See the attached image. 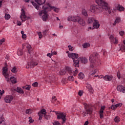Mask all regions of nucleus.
Here are the masks:
<instances>
[{"instance_id": "f03ea898", "label": "nucleus", "mask_w": 125, "mask_h": 125, "mask_svg": "<svg viewBox=\"0 0 125 125\" xmlns=\"http://www.w3.org/2000/svg\"><path fill=\"white\" fill-rule=\"evenodd\" d=\"M95 1L98 3V5H93L90 7V11L95 13H101L104 9L108 11V13L110 14L111 11V9L108 6V3L105 2L104 0H95Z\"/></svg>"}, {"instance_id": "680f3d73", "label": "nucleus", "mask_w": 125, "mask_h": 125, "mask_svg": "<svg viewBox=\"0 0 125 125\" xmlns=\"http://www.w3.org/2000/svg\"><path fill=\"white\" fill-rule=\"evenodd\" d=\"M84 125H88V121H86L84 124Z\"/></svg>"}, {"instance_id": "f8f14e48", "label": "nucleus", "mask_w": 125, "mask_h": 125, "mask_svg": "<svg viewBox=\"0 0 125 125\" xmlns=\"http://www.w3.org/2000/svg\"><path fill=\"white\" fill-rule=\"evenodd\" d=\"M13 99H14V97L11 95H7L4 98L5 102L6 103H10Z\"/></svg>"}, {"instance_id": "4c0bfd02", "label": "nucleus", "mask_w": 125, "mask_h": 125, "mask_svg": "<svg viewBox=\"0 0 125 125\" xmlns=\"http://www.w3.org/2000/svg\"><path fill=\"white\" fill-rule=\"evenodd\" d=\"M38 35L39 36V39H42V32H38Z\"/></svg>"}, {"instance_id": "39448f33", "label": "nucleus", "mask_w": 125, "mask_h": 125, "mask_svg": "<svg viewBox=\"0 0 125 125\" xmlns=\"http://www.w3.org/2000/svg\"><path fill=\"white\" fill-rule=\"evenodd\" d=\"M68 21L78 22L81 26H85V21L79 16H70L67 18Z\"/></svg>"}, {"instance_id": "c85d7f7f", "label": "nucleus", "mask_w": 125, "mask_h": 125, "mask_svg": "<svg viewBox=\"0 0 125 125\" xmlns=\"http://www.w3.org/2000/svg\"><path fill=\"white\" fill-rule=\"evenodd\" d=\"M104 113V110H103L102 109L100 110V119H103V117H104V116L103 115Z\"/></svg>"}, {"instance_id": "3c124183", "label": "nucleus", "mask_w": 125, "mask_h": 125, "mask_svg": "<svg viewBox=\"0 0 125 125\" xmlns=\"http://www.w3.org/2000/svg\"><path fill=\"white\" fill-rule=\"evenodd\" d=\"M117 77L119 80L121 79V73L120 72H117Z\"/></svg>"}, {"instance_id": "79ce46f5", "label": "nucleus", "mask_w": 125, "mask_h": 125, "mask_svg": "<svg viewBox=\"0 0 125 125\" xmlns=\"http://www.w3.org/2000/svg\"><path fill=\"white\" fill-rule=\"evenodd\" d=\"M68 47L70 51H73V50H74V47H73L72 46L68 45Z\"/></svg>"}, {"instance_id": "6e6d98bb", "label": "nucleus", "mask_w": 125, "mask_h": 125, "mask_svg": "<svg viewBox=\"0 0 125 125\" xmlns=\"http://www.w3.org/2000/svg\"><path fill=\"white\" fill-rule=\"evenodd\" d=\"M101 109L103 110V111H104L105 110V106H101Z\"/></svg>"}, {"instance_id": "dca6fc26", "label": "nucleus", "mask_w": 125, "mask_h": 125, "mask_svg": "<svg viewBox=\"0 0 125 125\" xmlns=\"http://www.w3.org/2000/svg\"><path fill=\"white\" fill-rule=\"evenodd\" d=\"M23 47L24 46H26V48L28 50V53H31V50L32 49V47L31 46V45L29 44L28 43H25L22 44Z\"/></svg>"}, {"instance_id": "a18cd8bd", "label": "nucleus", "mask_w": 125, "mask_h": 125, "mask_svg": "<svg viewBox=\"0 0 125 125\" xmlns=\"http://www.w3.org/2000/svg\"><path fill=\"white\" fill-rule=\"evenodd\" d=\"M52 103H54V102L55 101H56L57 99H56V97L55 96H53L52 97Z\"/></svg>"}, {"instance_id": "7c9ffc66", "label": "nucleus", "mask_w": 125, "mask_h": 125, "mask_svg": "<svg viewBox=\"0 0 125 125\" xmlns=\"http://www.w3.org/2000/svg\"><path fill=\"white\" fill-rule=\"evenodd\" d=\"M82 14L84 16H87V12L86 11V10H85V9H83L82 10Z\"/></svg>"}, {"instance_id": "bf43d9fd", "label": "nucleus", "mask_w": 125, "mask_h": 125, "mask_svg": "<svg viewBox=\"0 0 125 125\" xmlns=\"http://www.w3.org/2000/svg\"><path fill=\"white\" fill-rule=\"evenodd\" d=\"M59 28L60 29H62L63 28V25H61V23H60Z\"/></svg>"}, {"instance_id": "69168bd1", "label": "nucleus", "mask_w": 125, "mask_h": 125, "mask_svg": "<svg viewBox=\"0 0 125 125\" xmlns=\"http://www.w3.org/2000/svg\"><path fill=\"white\" fill-rule=\"evenodd\" d=\"M2 42H3L2 40H0V44H2Z\"/></svg>"}, {"instance_id": "4d7b16f0", "label": "nucleus", "mask_w": 125, "mask_h": 125, "mask_svg": "<svg viewBox=\"0 0 125 125\" xmlns=\"http://www.w3.org/2000/svg\"><path fill=\"white\" fill-rule=\"evenodd\" d=\"M57 54V52L56 51H54L53 52V54H52V55H56Z\"/></svg>"}, {"instance_id": "423d86ee", "label": "nucleus", "mask_w": 125, "mask_h": 125, "mask_svg": "<svg viewBox=\"0 0 125 125\" xmlns=\"http://www.w3.org/2000/svg\"><path fill=\"white\" fill-rule=\"evenodd\" d=\"M2 73L4 77L6 79V81L9 82L10 81L12 83H16V78L14 77H11L9 78V74H8V68L6 66H5L2 68Z\"/></svg>"}, {"instance_id": "c9c22d12", "label": "nucleus", "mask_w": 125, "mask_h": 125, "mask_svg": "<svg viewBox=\"0 0 125 125\" xmlns=\"http://www.w3.org/2000/svg\"><path fill=\"white\" fill-rule=\"evenodd\" d=\"M119 34L120 36H121V37H123L124 35H125V31L123 30H122L121 31H119Z\"/></svg>"}, {"instance_id": "a211bd4d", "label": "nucleus", "mask_w": 125, "mask_h": 125, "mask_svg": "<svg viewBox=\"0 0 125 125\" xmlns=\"http://www.w3.org/2000/svg\"><path fill=\"white\" fill-rule=\"evenodd\" d=\"M121 22V18L117 17L116 18L114 23H113V26H116L117 24H119Z\"/></svg>"}, {"instance_id": "052dcab7", "label": "nucleus", "mask_w": 125, "mask_h": 125, "mask_svg": "<svg viewBox=\"0 0 125 125\" xmlns=\"http://www.w3.org/2000/svg\"><path fill=\"white\" fill-rule=\"evenodd\" d=\"M2 0L0 1V7H1V5H2Z\"/></svg>"}, {"instance_id": "72a5a7b5", "label": "nucleus", "mask_w": 125, "mask_h": 125, "mask_svg": "<svg viewBox=\"0 0 125 125\" xmlns=\"http://www.w3.org/2000/svg\"><path fill=\"white\" fill-rule=\"evenodd\" d=\"M68 80V81H70V82H73L74 80V77H73V76H69Z\"/></svg>"}, {"instance_id": "c756f323", "label": "nucleus", "mask_w": 125, "mask_h": 125, "mask_svg": "<svg viewBox=\"0 0 125 125\" xmlns=\"http://www.w3.org/2000/svg\"><path fill=\"white\" fill-rule=\"evenodd\" d=\"M5 20H9L10 19V15L7 14H5Z\"/></svg>"}, {"instance_id": "9b49d317", "label": "nucleus", "mask_w": 125, "mask_h": 125, "mask_svg": "<svg viewBox=\"0 0 125 125\" xmlns=\"http://www.w3.org/2000/svg\"><path fill=\"white\" fill-rule=\"evenodd\" d=\"M38 65V62H30L27 63L26 65L27 69H31V68H34L35 66Z\"/></svg>"}, {"instance_id": "5701e85b", "label": "nucleus", "mask_w": 125, "mask_h": 125, "mask_svg": "<svg viewBox=\"0 0 125 125\" xmlns=\"http://www.w3.org/2000/svg\"><path fill=\"white\" fill-rule=\"evenodd\" d=\"M87 88L88 89L89 92L92 93L93 92V89L92 88V87H91V85L88 84L86 86Z\"/></svg>"}, {"instance_id": "473e14b6", "label": "nucleus", "mask_w": 125, "mask_h": 125, "mask_svg": "<svg viewBox=\"0 0 125 125\" xmlns=\"http://www.w3.org/2000/svg\"><path fill=\"white\" fill-rule=\"evenodd\" d=\"M23 89H26L27 90H30V89L31 88V85H27L26 86H25L22 87Z\"/></svg>"}, {"instance_id": "8fccbe9b", "label": "nucleus", "mask_w": 125, "mask_h": 125, "mask_svg": "<svg viewBox=\"0 0 125 125\" xmlns=\"http://www.w3.org/2000/svg\"><path fill=\"white\" fill-rule=\"evenodd\" d=\"M74 32L75 35L79 34V30H78V29H75Z\"/></svg>"}, {"instance_id": "a878e982", "label": "nucleus", "mask_w": 125, "mask_h": 125, "mask_svg": "<svg viewBox=\"0 0 125 125\" xmlns=\"http://www.w3.org/2000/svg\"><path fill=\"white\" fill-rule=\"evenodd\" d=\"M78 79H80V80H83L84 78V75L83 73H80L78 75Z\"/></svg>"}, {"instance_id": "f3484780", "label": "nucleus", "mask_w": 125, "mask_h": 125, "mask_svg": "<svg viewBox=\"0 0 125 125\" xmlns=\"http://www.w3.org/2000/svg\"><path fill=\"white\" fill-rule=\"evenodd\" d=\"M100 27V24L97 20H95L93 23V28L94 29H98Z\"/></svg>"}, {"instance_id": "aec40b11", "label": "nucleus", "mask_w": 125, "mask_h": 125, "mask_svg": "<svg viewBox=\"0 0 125 125\" xmlns=\"http://www.w3.org/2000/svg\"><path fill=\"white\" fill-rule=\"evenodd\" d=\"M95 20H94V18H92V17L88 18L87 20V23L88 24H92V23H93V22H94Z\"/></svg>"}, {"instance_id": "7ed1b4c3", "label": "nucleus", "mask_w": 125, "mask_h": 125, "mask_svg": "<svg viewBox=\"0 0 125 125\" xmlns=\"http://www.w3.org/2000/svg\"><path fill=\"white\" fill-rule=\"evenodd\" d=\"M99 57V55L96 52H94L92 53V54L89 57V61L90 62V67L93 70L90 72V75L93 76V75H95L96 73H98V69H96V67L98 66V62H99V60H98V58Z\"/></svg>"}, {"instance_id": "ddd939ff", "label": "nucleus", "mask_w": 125, "mask_h": 125, "mask_svg": "<svg viewBox=\"0 0 125 125\" xmlns=\"http://www.w3.org/2000/svg\"><path fill=\"white\" fill-rule=\"evenodd\" d=\"M109 40L111 42H113L115 44H118V41L117 37H114V35H111L109 37Z\"/></svg>"}, {"instance_id": "bb28decb", "label": "nucleus", "mask_w": 125, "mask_h": 125, "mask_svg": "<svg viewBox=\"0 0 125 125\" xmlns=\"http://www.w3.org/2000/svg\"><path fill=\"white\" fill-rule=\"evenodd\" d=\"M83 48H87V47H89L90 46V44L89 43H84L83 44Z\"/></svg>"}, {"instance_id": "cd10ccee", "label": "nucleus", "mask_w": 125, "mask_h": 125, "mask_svg": "<svg viewBox=\"0 0 125 125\" xmlns=\"http://www.w3.org/2000/svg\"><path fill=\"white\" fill-rule=\"evenodd\" d=\"M114 122L116 123H120L121 122V118L119 116H116L114 118Z\"/></svg>"}, {"instance_id": "393cba45", "label": "nucleus", "mask_w": 125, "mask_h": 125, "mask_svg": "<svg viewBox=\"0 0 125 125\" xmlns=\"http://www.w3.org/2000/svg\"><path fill=\"white\" fill-rule=\"evenodd\" d=\"M120 50L122 52H125V45L122 44L120 47Z\"/></svg>"}, {"instance_id": "412c9836", "label": "nucleus", "mask_w": 125, "mask_h": 125, "mask_svg": "<svg viewBox=\"0 0 125 125\" xmlns=\"http://www.w3.org/2000/svg\"><path fill=\"white\" fill-rule=\"evenodd\" d=\"M43 36L46 37L47 34H49V29H46L42 31Z\"/></svg>"}, {"instance_id": "864d4df0", "label": "nucleus", "mask_w": 125, "mask_h": 125, "mask_svg": "<svg viewBox=\"0 0 125 125\" xmlns=\"http://www.w3.org/2000/svg\"><path fill=\"white\" fill-rule=\"evenodd\" d=\"M17 25L18 26H21V25H22V23L21 22V21H18Z\"/></svg>"}, {"instance_id": "6e6552de", "label": "nucleus", "mask_w": 125, "mask_h": 125, "mask_svg": "<svg viewBox=\"0 0 125 125\" xmlns=\"http://www.w3.org/2000/svg\"><path fill=\"white\" fill-rule=\"evenodd\" d=\"M35 1L37 2L38 4L32 0H30L31 3H32L34 7L37 9V10H39V9H40L39 5H42V4L45 2V0H35ZM38 4H39V5Z\"/></svg>"}, {"instance_id": "e433bc0d", "label": "nucleus", "mask_w": 125, "mask_h": 125, "mask_svg": "<svg viewBox=\"0 0 125 125\" xmlns=\"http://www.w3.org/2000/svg\"><path fill=\"white\" fill-rule=\"evenodd\" d=\"M25 113L26 114H28V115H30V114L32 113V110L29 109H26Z\"/></svg>"}, {"instance_id": "1a4fd4ad", "label": "nucleus", "mask_w": 125, "mask_h": 125, "mask_svg": "<svg viewBox=\"0 0 125 125\" xmlns=\"http://www.w3.org/2000/svg\"><path fill=\"white\" fill-rule=\"evenodd\" d=\"M56 115L57 116L58 120H60L62 119V124H65L66 123V114L62 112H56Z\"/></svg>"}, {"instance_id": "0eeeda50", "label": "nucleus", "mask_w": 125, "mask_h": 125, "mask_svg": "<svg viewBox=\"0 0 125 125\" xmlns=\"http://www.w3.org/2000/svg\"><path fill=\"white\" fill-rule=\"evenodd\" d=\"M83 105L85 109L83 117H85L86 116V115H89L90 116V115L92 114V108H91V106L85 103H83Z\"/></svg>"}, {"instance_id": "4468645a", "label": "nucleus", "mask_w": 125, "mask_h": 125, "mask_svg": "<svg viewBox=\"0 0 125 125\" xmlns=\"http://www.w3.org/2000/svg\"><path fill=\"white\" fill-rule=\"evenodd\" d=\"M46 114V112H45V109H43L41 110L40 112H39L38 115L39 116V120L41 121V120L42 119V116H44L45 117V115Z\"/></svg>"}, {"instance_id": "13d9d810", "label": "nucleus", "mask_w": 125, "mask_h": 125, "mask_svg": "<svg viewBox=\"0 0 125 125\" xmlns=\"http://www.w3.org/2000/svg\"><path fill=\"white\" fill-rule=\"evenodd\" d=\"M5 59H7V60H8V59H9V56L8 55H6L5 57Z\"/></svg>"}, {"instance_id": "c03bdc74", "label": "nucleus", "mask_w": 125, "mask_h": 125, "mask_svg": "<svg viewBox=\"0 0 125 125\" xmlns=\"http://www.w3.org/2000/svg\"><path fill=\"white\" fill-rule=\"evenodd\" d=\"M3 93H4V90H2V91H1V90H0V99H1Z\"/></svg>"}, {"instance_id": "0e129e2a", "label": "nucleus", "mask_w": 125, "mask_h": 125, "mask_svg": "<svg viewBox=\"0 0 125 125\" xmlns=\"http://www.w3.org/2000/svg\"><path fill=\"white\" fill-rule=\"evenodd\" d=\"M91 29H93V28L91 27H89L88 28V31H89L90 30H91Z\"/></svg>"}, {"instance_id": "6ab92c4d", "label": "nucleus", "mask_w": 125, "mask_h": 125, "mask_svg": "<svg viewBox=\"0 0 125 125\" xmlns=\"http://www.w3.org/2000/svg\"><path fill=\"white\" fill-rule=\"evenodd\" d=\"M103 79L104 80V81H112V79H113V77L109 75H106L103 77Z\"/></svg>"}, {"instance_id": "e2e57ef3", "label": "nucleus", "mask_w": 125, "mask_h": 125, "mask_svg": "<svg viewBox=\"0 0 125 125\" xmlns=\"http://www.w3.org/2000/svg\"><path fill=\"white\" fill-rule=\"evenodd\" d=\"M25 2H30V0H23Z\"/></svg>"}, {"instance_id": "5fc2aeb1", "label": "nucleus", "mask_w": 125, "mask_h": 125, "mask_svg": "<svg viewBox=\"0 0 125 125\" xmlns=\"http://www.w3.org/2000/svg\"><path fill=\"white\" fill-rule=\"evenodd\" d=\"M22 39H26V38H27V36L26 35V34H23L22 35Z\"/></svg>"}, {"instance_id": "de8ad7c7", "label": "nucleus", "mask_w": 125, "mask_h": 125, "mask_svg": "<svg viewBox=\"0 0 125 125\" xmlns=\"http://www.w3.org/2000/svg\"><path fill=\"white\" fill-rule=\"evenodd\" d=\"M29 122L30 124H33V122H34V120L32 119V117H30L29 118Z\"/></svg>"}, {"instance_id": "a19ab883", "label": "nucleus", "mask_w": 125, "mask_h": 125, "mask_svg": "<svg viewBox=\"0 0 125 125\" xmlns=\"http://www.w3.org/2000/svg\"><path fill=\"white\" fill-rule=\"evenodd\" d=\"M2 122H4V118L2 117H0V125L2 124Z\"/></svg>"}, {"instance_id": "09e8293b", "label": "nucleus", "mask_w": 125, "mask_h": 125, "mask_svg": "<svg viewBox=\"0 0 125 125\" xmlns=\"http://www.w3.org/2000/svg\"><path fill=\"white\" fill-rule=\"evenodd\" d=\"M83 91L80 90L78 92V95H79V96H82L83 95Z\"/></svg>"}, {"instance_id": "f704fd0d", "label": "nucleus", "mask_w": 125, "mask_h": 125, "mask_svg": "<svg viewBox=\"0 0 125 125\" xmlns=\"http://www.w3.org/2000/svg\"><path fill=\"white\" fill-rule=\"evenodd\" d=\"M11 72L14 73H17V69H16V67H14L11 70Z\"/></svg>"}, {"instance_id": "58836bf2", "label": "nucleus", "mask_w": 125, "mask_h": 125, "mask_svg": "<svg viewBox=\"0 0 125 125\" xmlns=\"http://www.w3.org/2000/svg\"><path fill=\"white\" fill-rule=\"evenodd\" d=\"M39 85V83L38 82H35L32 84V86H34V87H37Z\"/></svg>"}, {"instance_id": "2f4dec72", "label": "nucleus", "mask_w": 125, "mask_h": 125, "mask_svg": "<svg viewBox=\"0 0 125 125\" xmlns=\"http://www.w3.org/2000/svg\"><path fill=\"white\" fill-rule=\"evenodd\" d=\"M17 54L19 55V56H21V55H23V51L22 50H19L17 52Z\"/></svg>"}, {"instance_id": "2eb2a0df", "label": "nucleus", "mask_w": 125, "mask_h": 125, "mask_svg": "<svg viewBox=\"0 0 125 125\" xmlns=\"http://www.w3.org/2000/svg\"><path fill=\"white\" fill-rule=\"evenodd\" d=\"M117 89L118 91L120 92H123V93H125V87L122 85H119L117 86Z\"/></svg>"}, {"instance_id": "774afa93", "label": "nucleus", "mask_w": 125, "mask_h": 125, "mask_svg": "<svg viewBox=\"0 0 125 125\" xmlns=\"http://www.w3.org/2000/svg\"><path fill=\"white\" fill-rule=\"evenodd\" d=\"M123 43H124V44H125L124 45H125V40L123 41Z\"/></svg>"}, {"instance_id": "4be33fe9", "label": "nucleus", "mask_w": 125, "mask_h": 125, "mask_svg": "<svg viewBox=\"0 0 125 125\" xmlns=\"http://www.w3.org/2000/svg\"><path fill=\"white\" fill-rule=\"evenodd\" d=\"M16 91H17L19 93H21L22 94L24 93V91H23L22 88L18 87L16 89Z\"/></svg>"}, {"instance_id": "37998d69", "label": "nucleus", "mask_w": 125, "mask_h": 125, "mask_svg": "<svg viewBox=\"0 0 125 125\" xmlns=\"http://www.w3.org/2000/svg\"><path fill=\"white\" fill-rule=\"evenodd\" d=\"M53 125H61V124H60L58 121H55L54 123H53Z\"/></svg>"}, {"instance_id": "338daca9", "label": "nucleus", "mask_w": 125, "mask_h": 125, "mask_svg": "<svg viewBox=\"0 0 125 125\" xmlns=\"http://www.w3.org/2000/svg\"><path fill=\"white\" fill-rule=\"evenodd\" d=\"M103 54H104V55H105L106 54V51H105L103 52Z\"/></svg>"}, {"instance_id": "603ef678", "label": "nucleus", "mask_w": 125, "mask_h": 125, "mask_svg": "<svg viewBox=\"0 0 125 125\" xmlns=\"http://www.w3.org/2000/svg\"><path fill=\"white\" fill-rule=\"evenodd\" d=\"M47 56L48 57H50V58H51V57L52 56V54L48 53L47 54Z\"/></svg>"}, {"instance_id": "49530a36", "label": "nucleus", "mask_w": 125, "mask_h": 125, "mask_svg": "<svg viewBox=\"0 0 125 125\" xmlns=\"http://www.w3.org/2000/svg\"><path fill=\"white\" fill-rule=\"evenodd\" d=\"M123 105V104L122 103H119L115 104V106L116 108H118V107H122V105Z\"/></svg>"}, {"instance_id": "f257e3e1", "label": "nucleus", "mask_w": 125, "mask_h": 125, "mask_svg": "<svg viewBox=\"0 0 125 125\" xmlns=\"http://www.w3.org/2000/svg\"><path fill=\"white\" fill-rule=\"evenodd\" d=\"M68 57L73 59L74 69H75V70H74V69L69 67H66V71L69 75H73L74 77H76V76L78 75V73H79L78 69H77V67H79V63L80 62H81L83 64H86L87 62V59L84 57H80L79 58V54L73 53H69L68 54Z\"/></svg>"}, {"instance_id": "ea45409f", "label": "nucleus", "mask_w": 125, "mask_h": 125, "mask_svg": "<svg viewBox=\"0 0 125 125\" xmlns=\"http://www.w3.org/2000/svg\"><path fill=\"white\" fill-rule=\"evenodd\" d=\"M111 109L112 110H114V111H115V110H116V109H117V107H116V105L112 104V105H111Z\"/></svg>"}, {"instance_id": "9d476101", "label": "nucleus", "mask_w": 125, "mask_h": 125, "mask_svg": "<svg viewBox=\"0 0 125 125\" xmlns=\"http://www.w3.org/2000/svg\"><path fill=\"white\" fill-rule=\"evenodd\" d=\"M21 13L20 18L22 21L25 22V21L27 20V19H26L27 18V16H26V13L25 12V10H24L23 9H21Z\"/></svg>"}, {"instance_id": "20e7f679", "label": "nucleus", "mask_w": 125, "mask_h": 125, "mask_svg": "<svg viewBox=\"0 0 125 125\" xmlns=\"http://www.w3.org/2000/svg\"><path fill=\"white\" fill-rule=\"evenodd\" d=\"M43 10H42L39 12L40 16H42V19L43 21H46L48 17H47V13L50 10H54L56 13L59 12L60 9L59 8H56L55 7H52L49 3L43 5L42 6Z\"/></svg>"}, {"instance_id": "b1692460", "label": "nucleus", "mask_w": 125, "mask_h": 125, "mask_svg": "<svg viewBox=\"0 0 125 125\" xmlns=\"http://www.w3.org/2000/svg\"><path fill=\"white\" fill-rule=\"evenodd\" d=\"M117 9L119 11H124L125 10V8H124V7L121 6L120 5H118V6H117Z\"/></svg>"}]
</instances>
